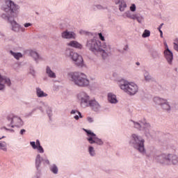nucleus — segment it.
<instances>
[{
  "instance_id": "c85d7f7f",
  "label": "nucleus",
  "mask_w": 178,
  "mask_h": 178,
  "mask_svg": "<svg viewBox=\"0 0 178 178\" xmlns=\"http://www.w3.org/2000/svg\"><path fill=\"white\" fill-rule=\"evenodd\" d=\"M10 55L15 58V59H17V60H19V59H21V58H23V54L20 52H15L13 51H10Z\"/></svg>"
},
{
  "instance_id": "4be33fe9",
  "label": "nucleus",
  "mask_w": 178,
  "mask_h": 178,
  "mask_svg": "<svg viewBox=\"0 0 178 178\" xmlns=\"http://www.w3.org/2000/svg\"><path fill=\"white\" fill-rule=\"evenodd\" d=\"M49 170L50 172H51L52 175H54L55 176L59 175V167L56 163H51L49 166Z\"/></svg>"
},
{
  "instance_id": "9d476101",
  "label": "nucleus",
  "mask_w": 178,
  "mask_h": 178,
  "mask_svg": "<svg viewBox=\"0 0 178 178\" xmlns=\"http://www.w3.org/2000/svg\"><path fill=\"white\" fill-rule=\"evenodd\" d=\"M65 56L72 59L74 65L79 67H83V66H84V60H83V56H81V55L79 54L77 52L73 51V49L69 47L67 48L65 51Z\"/></svg>"
},
{
  "instance_id": "a878e982",
  "label": "nucleus",
  "mask_w": 178,
  "mask_h": 178,
  "mask_svg": "<svg viewBox=\"0 0 178 178\" xmlns=\"http://www.w3.org/2000/svg\"><path fill=\"white\" fill-rule=\"evenodd\" d=\"M46 74L50 79H55L56 77V74L52 71L49 66L46 67Z\"/></svg>"
},
{
  "instance_id": "f704fd0d",
  "label": "nucleus",
  "mask_w": 178,
  "mask_h": 178,
  "mask_svg": "<svg viewBox=\"0 0 178 178\" xmlns=\"http://www.w3.org/2000/svg\"><path fill=\"white\" fill-rule=\"evenodd\" d=\"M33 24L30 22H26L24 24V29H29V27H32Z\"/></svg>"
},
{
  "instance_id": "6ab92c4d",
  "label": "nucleus",
  "mask_w": 178,
  "mask_h": 178,
  "mask_svg": "<svg viewBox=\"0 0 178 178\" xmlns=\"http://www.w3.org/2000/svg\"><path fill=\"white\" fill-rule=\"evenodd\" d=\"M107 101L112 105H116V104H118L119 102L118 97L113 92H108L107 94Z\"/></svg>"
},
{
  "instance_id": "9b49d317",
  "label": "nucleus",
  "mask_w": 178,
  "mask_h": 178,
  "mask_svg": "<svg viewBox=\"0 0 178 178\" xmlns=\"http://www.w3.org/2000/svg\"><path fill=\"white\" fill-rule=\"evenodd\" d=\"M83 130L86 133V140L89 144L91 145L95 144V145H98L99 147H102V145H104V140L102 138H98L97 134L92 132V131L86 129H83Z\"/></svg>"
},
{
  "instance_id": "37998d69",
  "label": "nucleus",
  "mask_w": 178,
  "mask_h": 178,
  "mask_svg": "<svg viewBox=\"0 0 178 178\" xmlns=\"http://www.w3.org/2000/svg\"><path fill=\"white\" fill-rule=\"evenodd\" d=\"M19 134H21V136L26 134V129H21L19 131Z\"/></svg>"
},
{
  "instance_id": "49530a36",
  "label": "nucleus",
  "mask_w": 178,
  "mask_h": 178,
  "mask_svg": "<svg viewBox=\"0 0 178 178\" xmlns=\"http://www.w3.org/2000/svg\"><path fill=\"white\" fill-rule=\"evenodd\" d=\"M2 138H6V136H3L0 137V140H2Z\"/></svg>"
},
{
  "instance_id": "f8f14e48",
  "label": "nucleus",
  "mask_w": 178,
  "mask_h": 178,
  "mask_svg": "<svg viewBox=\"0 0 178 178\" xmlns=\"http://www.w3.org/2000/svg\"><path fill=\"white\" fill-rule=\"evenodd\" d=\"M154 102L156 105H159L161 109L165 111V112H170V111H172V109L174 108L173 104H172V103H170L166 99L156 97L154 98Z\"/></svg>"
},
{
  "instance_id": "09e8293b",
  "label": "nucleus",
  "mask_w": 178,
  "mask_h": 178,
  "mask_svg": "<svg viewBox=\"0 0 178 178\" xmlns=\"http://www.w3.org/2000/svg\"><path fill=\"white\" fill-rule=\"evenodd\" d=\"M175 41H176V42H177V44H178V38H177V39L175 40Z\"/></svg>"
},
{
  "instance_id": "e433bc0d",
  "label": "nucleus",
  "mask_w": 178,
  "mask_h": 178,
  "mask_svg": "<svg viewBox=\"0 0 178 178\" xmlns=\"http://www.w3.org/2000/svg\"><path fill=\"white\" fill-rule=\"evenodd\" d=\"M79 34H81V35H87L88 34V32L85 31V30H83V29H81L79 31Z\"/></svg>"
},
{
  "instance_id": "20e7f679",
  "label": "nucleus",
  "mask_w": 178,
  "mask_h": 178,
  "mask_svg": "<svg viewBox=\"0 0 178 178\" xmlns=\"http://www.w3.org/2000/svg\"><path fill=\"white\" fill-rule=\"evenodd\" d=\"M24 126V121L20 118V116L15 114H9L6 116L5 126L0 127V130H5L9 133H15V127L20 129ZM9 127H11L9 128Z\"/></svg>"
},
{
  "instance_id": "4468645a",
  "label": "nucleus",
  "mask_w": 178,
  "mask_h": 178,
  "mask_svg": "<svg viewBox=\"0 0 178 178\" xmlns=\"http://www.w3.org/2000/svg\"><path fill=\"white\" fill-rule=\"evenodd\" d=\"M87 108H90L91 111H93V112L99 113L101 109H102V106H101V104H99L95 99H90L89 104H88Z\"/></svg>"
},
{
  "instance_id": "7ed1b4c3",
  "label": "nucleus",
  "mask_w": 178,
  "mask_h": 178,
  "mask_svg": "<svg viewBox=\"0 0 178 178\" xmlns=\"http://www.w3.org/2000/svg\"><path fill=\"white\" fill-rule=\"evenodd\" d=\"M147 158H152L153 161L161 165H177L178 156L175 154H158L156 149H153L150 154H147Z\"/></svg>"
},
{
  "instance_id": "c9c22d12",
  "label": "nucleus",
  "mask_w": 178,
  "mask_h": 178,
  "mask_svg": "<svg viewBox=\"0 0 178 178\" xmlns=\"http://www.w3.org/2000/svg\"><path fill=\"white\" fill-rule=\"evenodd\" d=\"M163 26V24H161V25L158 28V30L160 33V35H161V38L163 37V32H162V30H161V29H162Z\"/></svg>"
},
{
  "instance_id": "f3484780",
  "label": "nucleus",
  "mask_w": 178,
  "mask_h": 178,
  "mask_svg": "<svg viewBox=\"0 0 178 178\" xmlns=\"http://www.w3.org/2000/svg\"><path fill=\"white\" fill-rule=\"evenodd\" d=\"M28 54L29 56H31L33 58V59L35 60V62H36V63H38L40 60H44V58H42L41 55H40V54H38V52H37V51L35 50H28Z\"/></svg>"
},
{
  "instance_id": "393cba45",
  "label": "nucleus",
  "mask_w": 178,
  "mask_h": 178,
  "mask_svg": "<svg viewBox=\"0 0 178 178\" xmlns=\"http://www.w3.org/2000/svg\"><path fill=\"white\" fill-rule=\"evenodd\" d=\"M36 95L38 98H44L48 97V94L45 93L41 88H36Z\"/></svg>"
},
{
  "instance_id": "0eeeda50",
  "label": "nucleus",
  "mask_w": 178,
  "mask_h": 178,
  "mask_svg": "<svg viewBox=\"0 0 178 178\" xmlns=\"http://www.w3.org/2000/svg\"><path fill=\"white\" fill-rule=\"evenodd\" d=\"M70 81L76 87L84 88L90 86V80L87 75L83 72H72L68 73Z\"/></svg>"
},
{
  "instance_id": "dca6fc26",
  "label": "nucleus",
  "mask_w": 178,
  "mask_h": 178,
  "mask_svg": "<svg viewBox=\"0 0 178 178\" xmlns=\"http://www.w3.org/2000/svg\"><path fill=\"white\" fill-rule=\"evenodd\" d=\"M5 84L6 86L10 87L12 82L9 78L0 74V90H5Z\"/></svg>"
},
{
  "instance_id": "c756f323",
  "label": "nucleus",
  "mask_w": 178,
  "mask_h": 178,
  "mask_svg": "<svg viewBox=\"0 0 178 178\" xmlns=\"http://www.w3.org/2000/svg\"><path fill=\"white\" fill-rule=\"evenodd\" d=\"M134 20H137L138 23L143 24L144 23V16L138 14H135Z\"/></svg>"
},
{
  "instance_id": "5701e85b",
  "label": "nucleus",
  "mask_w": 178,
  "mask_h": 178,
  "mask_svg": "<svg viewBox=\"0 0 178 178\" xmlns=\"http://www.w3.org/2000/svg\"><path fill=\"white\" fill-rule=\"evenodd\" d=\"M70 115L73 116L75 120H79V119H83V115H81V113L76 109H72L70 111Z\"/></svg>"
},
{
  "instance_id": "f257e3e1",
  "label": "nucleus",
  "mask_w": 178,
  "mask_h": 178,
  "mask_svg": "<svg viewBox=\"0 0 178 178\" xmlns=\"http://www.w3.org/2000/svg\"><path fill=\"white\" fill-rule=\"evenodd\" d=\"M19 8L20 7L19 6L15 4V3L10 0L6 1L1 8L2 10L5 12L1 15V18L8 22L10 29L14 33L26 32V29L15 20V17H17L16 12H17Z\"/></svg>"
},
{
  "instance_id": "ea45409f",
  "label": "nucleus",
  "mask_w": 178,
  "mask_h": 178,
  "mask_svg": "<svg viewBox=\"0 0 178 178\" xmlns=\"http://www.w3.org/2000/svg\"><path fill=\"white\" fill-rule=\"evenodd\" d=\"M87 120L88 123H94V118L91 117H88Z\"/></svg>"
},
{
  "instance_id": "2f4dec72",
  "label": "nucleus",
  "mask_w": 178,
  "mask_h": 178,
  "mask_svg": "<svg viewBox=\"0 0 178 178\" xmlns=\"http://www.w3.org/2000/svg\"><path fill=\"white\" fill-rule=\"evenodd\" d=\"M0 151H3L4 152H6V151H8L6 142H0Z\"/></svg>"
},
{
  "instance_id": "f03ea898",
  "label": "nucleus",
  "mask_w": 178,
  "mask_h": 178,
  "mask_svg": "<svg viewBox=\"0 0 178 178\" xmlns=\"http://www.w3.org/2000/svg\"><path fill=\"white\" fill-rule=\"evenodd\" d=\"M86 47L89 51L95 54V55L100 54L103 59L112 55V47H111V44L102 43L101 41L96 39V38L88 40Z\"/></svg>"
},
{
  "instance_id": "ddd939ff",
  "label": "nucleus",
  "mask_w": 178,
  "mask_h": 178,
  "mask_svg": "<svg viewBox=\"0 0 178 178\" xmlns=\"http://www.w3.org/2000/svg\"><path fill=\"white\" fill-rule=\"evenodd\" d=\"M76 101L80 104L82 108H87L89 102L91 101V97L87 92L81 91L76 95Z\"/></svg>"
},
{
  "instance_id": "79ce46f5",
  "label": "nucleus",
  "mask_w": 178,
  "mask_h": 178,
  "mask_svg": "<svg viewBox=\"0 0 178 178\" xmlns=\"http://www.w3.org/2000/svg\"><path fill=\"white\" fill-rule=\"evenodd\" d=\"M74 124L73 122H70L69 124H67V127H68L69 129H73L74 127Z\"/></svg>"
},
{
  "instance_id": "412c9836",
  "label": "nucleus",
  "mask_w": 178,
  "mask_h": 178,
  "mask_svg": "<svg viewBox=\"0 0 178 178\" xmlns=\"http://www.w3.org/2000/svg\"><path fill=\"white\" fill-rule=\"evenodd\" d=\"M115 5H118L120 12H124L127 8V3L124 0H115Z\"/></svg>"
},
{
  "instance_id": "423d86ee",
  "label": "nucleus",
  "mask_w": 178,
  "mask_h": 178,
  "mask_svg": "<svg viewBox=\"0 0 178 178\" xmlns=\"http://www.w3.org/2000/svg\"><path fill=\"white\" fill-rule=\"evenodd\" d=\"M25 104L29 108H32V110L26 114V116H32L33 113H35L37 111H40L42 113H44L46 111L49 118H52V107L49 106L48 104L42 102L41 106L38 105V101L35 99H33L29 103L26 102Z\"/></svg>"
},
{
  "instance_id": "473e14b6",
  "label": "nucleus",
  "mask_w": 178,
  "mask_h": 178,
  "mask_svg": "<svg viewBox=\"0 0 178 178\" xmlns=\"http://www.w3.org/2000/svg\"><path fill=\"white\" fill-rule=\"evenodd\" d=\"M149 35H151V31H149V30L147 29H145L143 33L142 34L143 38H147L149 37Z\"/></svg>"
},
{
  "instance_id": "39448f33",
  "label": "nucleus",
  "mask_w": 178,
  "mask_h": 178,
  "mask_svg": "<svg viewBox=\"0 0 178 178\" xmlns=\"http://www.w3.org/2000/svg\"><path fill=\"white\" fill-rule=\"evenodd\" d=\"M129 145L131 147H133L134 149H136L138 152H140L142 155H149L152 153V150L155 149H152L149 152L147 153V150L145 149V140L143 138V137L137 134H132L129 140Z\"/></svg>"
},
{
  "instance_id": "72a5a7b5",
  "label": "nucleus",
  "mask_w": 178,
  "mask_h": 178,
  "mask_svg": "<svg viewBox=\"0 0 178 178\" xmlns=\"http://www.w3.org/2000/svg\"><path fill=\"white\" fill-rule=\"evenodd\" d=\"M136 9H137V7L134 3L131 4V6L129 7V10L131 12H136Z\"/></svg>"
},
{
  "instance_id": "58836bf2",
  "label": "nucleus",
  "mask_w": 178,
  "mask_h": 178,
  "mask_svg": "<svg viewBox=\"0 0 178 178\" xmlns=\"http://www.w3.org/2000/svg\"><path fill=\"white\" fill-rule=\"evenodd\" d=\"M99 35V40H101V41H105V37H104V35H102V33H98Z\"/></svg>"
},
{
  "instance_id": "cd10ccee",
  "label": "nucleus",
  "mask_w": 178,
  "mask_h": 178,
  "mask_svg": "<svg viewBox=\"0 0 178 178\" xmlns=\"http://www.w3.org/2000/svg\"><path fill=\"white\" fill-rule=\"evenodd\" d=\"M135 15L136 14H133L131 11L127 10L122 14V17H124V19H126L127 17L128 19H131L132 20H134Z\"/></svg>"
},
{
  "instance_id": "4c0bfd02",
  "label": "nucleus",
  "mask_w": 178,
  "mask_h": 178,
  "mask_svg": "<svg viewBox=\"0 0 178 178\" xmlns=\"http://www.w3.org/2000/svg\"><path fill=\"white\" fill-rule=\"evenodd\" d=\"M152 56L154 59H156L157 58H159V54H158V52H156V51H154V52L152 54Z\"/></svg>"
},
{
  "instance_id": "aec40b11",
  "label": "nucleus",
  "mask_w": 178,
  "mask_h": 178,
  "mask_svg": "<svg viewBox=\"0 0 178 178\" xmlns=\"http://www.w3.org/2000/svg\"><path fill=\"white\" fill-rule=\"evenodd\" d=\"M66 45L67 47H70V48H74L75 49H83V44L77 40H71L67 42Z\"/></svg>"
},
{
  "instance_id": "b1692460",
  "label": "nucleus",
  "mask_w": 178,
  "mask_h": 178,
  "mask_svg": "<svg viewBox=\"0 0 178 178\" xmlns=\"http://www.w3.org/2000/svg\"><path fill=\"white\" fill-rule=\"evenodd\" d=\"M92 9L93 10H105L108 9V6L106 4H95Z\"/></svg>"
},
{
  "instance_id": "6e6552de",
  "label": "nucleus",
  "mask_w": 178,
  "mask_h": 178,
  "mask_svg": "<svg viewBox=\"0 0 178 178\" xmlns=\"http://www.w3.org/2000/svg\"><path fill=\"white\" fill-rule=\"evenodd\" d=\"M117 84L122 91L131 97H133V95H136V94L138 92V85L135 82L121 79L117 81Z\"/></svg>"
},
{
  "instance_id": "7c9ffc66",
  "label": "nucleus",
  "mask_w": 178,
  "mask_h": 178,
  "mask_svg": "<svg viewBox=\"0 0 178 178\" xmlns=\"http://www.w3.org/2000/svg\"><path fill=\"white\" fill-rule=\"evenodd\" d=\"M143 76H144L145 81H146L147 83H149V81L152 80V77L151 76V74H149V72H148V71L147 70H145L143 72Z\"/></svg>"
},
{
  "instance_id": "1a4fd4ad",
  "label": "nucleus",
  "mask_w": 178,
  "mask_h": 178,
  "mask_svg": "<svg viewBox=\"0 0 178 178\" xmlns=\"http://www.w3.org/2000/svg\"><path fill=\"white\" fill-rule=\"evenodd\" d=\"M131 124L137 130L140 131H143L145 134V137L147 138H152L155 136V131L152 130L151 127V124L148 122H143V121H130Z\"/></svg>"
},
{
  "instance_id": "a211bd4d",
  "label": "nucleus",
  "mask_w": 178,
  "mask_h": 178,
  "mask_svg": "<svg viewBox=\"0 0 178 178\" xmlns=\"http://www.w3.org/2000/svg\"><path fill=\"white\" fill-rule=\"evenodd\" d=\"M164 58L168 65H173V52L170 50H164Z\"/></svg>"
},
{
  "instance_id": "2eb2a0df",
  "label": "nucleus",
  "mask_w": 178,
  "mask_h": 178,
  "mask_svg": "<svg viewBox=\"0 0 178 178\" xmlns=\"http://www.w3.org/2000/svg\"><path fill=\"white\" fill-rule=\"evenodd\" d=\"M63 40H76L77 38V34L73 31L65 30L60 34Z\"/></svg>"
},
{
  "instance_id": "bb28decb",
  "label": "nucleus",
  "mask_w": 178,
  "mask_h": 178,
  "mask_svg": "<svg viewBox=\"0 0 178 178\" xmlns=\"http://www.w3.org/2000/svg\"><path fill=\"white\" fill-rule=\"evenodd\" d=\"M88 152L90 156H91L92 158L97 156V151L92 145H89L88 147Z\"/></svg>"
},
{
  "instance_id": "a18cd8bd",
  "label": "nucleus",
  "mask_w": 178,
  "mask_h": 178,
  "mask_svg": "<svg viewBox=\"0 0 178 178\" xmlns=\"http://www.w3.org/2000/svg\"><path fill=\"white\" fill-rule=\"evenodd\" d=\"M174 49L178 52V44L176 42L174 43Z\"/></svg>"
},
{
  "instance_id": "c03bdc74",
  "label": "nucleus",
  "mask_w": 178,
  "mask_h": 178,
  "mask_svg": "<svg viewBox=\"0 0 178 178\" xmlns=\"http://www.w3.org/2000/svg\"><path fill=\"white\" fill-rule=\"evenodd\" d=\"M164 45H165V51H169V46H168V43H166V42H164Z\"/></svg>"
},
{
  "instance_id": "de8ad7c7",
  "label": "nucleus",
  "mask_w": 178,
  "mask_h": 178,
  "mask_svg": "<svg viewBox=\"0 0 178 178\" xmlns=\"http://www.w3.org/2000/svg\"><path fill=\"white\" fill-rule=\"evenodd\" d=\"M136 65H137V66H140V63L139 62H136Z\"/></svg>"
},
{
  "instance_id": "a19ab883",
  "label": "nucleus",
  "mask_w": 178,
  "mask_h": 178,
  "mask_svg": "<svg viewBox=\"0 0 178 178\" xmlns=\"http://www.w3.org/2000/svg\"><path fill=\"white\" fill-rule=\"evenodd\" d=\"M29 73H30V74H31L32 76H35V71L34 70V69H30Z\"/></svg>"
}]
</instances>
